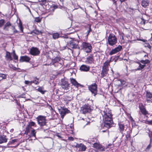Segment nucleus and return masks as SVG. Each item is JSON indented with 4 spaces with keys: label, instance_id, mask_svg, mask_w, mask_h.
I'll use <instances>...</instances> for the list:
<instances>
[{
    "label": "nucleus",
    "instance_id": "680f3d73",
    "mask_svg": "<svg viewBox=\"0 0 152 152\" xmlns=\"http://www.w3.org/2000/svg\"><path fill=\"white\" fill-rule=\"evenodd\" d=\"M123 34H122V35H121V37L120 38L121 39V40H123V39H124Z\"/></svg>",
    "mask_w": 152,
    "mask_h": 152
},
{
    "label": "nucleus",
    "instance_id": "bf43d9fd",
    "mask_svg": "<svg viewBox=\"0 0 152 152\" xmlns=\"http://www.w3.org/2000/svg\"><path fill=\"white\" fill-rule=\"evenodd\" d=\"M68 140L71 141H73L74 140V138L72 137H68Z\"/></svg>",
    "mask_w": 152,
    "mask_h": 152
},
{
    "label": "nucleus",
    "instance_id": "0eeeda50",
    "mask_svg": "<svg viewBox=\"0 0 152 152\" xmlns=\"http://www.w3.org/2000/svg\"><path fill=\"white\" fill-rule=\"evenodd\" d=\"M81 47L82 49L87 53H90L91 51L92 46L88 43L83 42L82 44Z\"/></svg>",
    "mask_w": 152,
    "mask_h": 152
},
{
    "label": "nucleus",
    "instance_id": "2eb2a0df",
    "mask_svg": "<svg viewBox=\"0 0 152 152\" xmlns=\"http://www.w3.org/2000/svg\"><path fill=\"white\" fill-rule=\"evenodd\" d=\"M30 53L32 55L37 56L39 55L40 52L37 48L33 47L31 49Z\"/></svg>",
    "mask_w": 152,
    "mask_h": 152
},
{
    "label": "nucleus",
    "instance_id": "3c124183",
    "mask_svg": "<svg viewBox=\"0 0 152 152\" xmlns=\"http://www.w3.org/2000/svg\"><path fill=\"white\" fill-rule=\"evenodd\" d=\"M0 77H2L3 79H5L7 77L6 75L4 74H0Z\"/></svg>",
    "mask_w": 152,
    "mask_h": 152
},
{
    "label": "nucleus",
    "instance_id": "9b49d317",
    "mask_svg": "<svg viewBox=\"0 0 152 152\" xmlns=\"http://www.w3.org/2000/svg\"><path fill=\"white\" fill-rule=\"evenodd\" d=\"M122 49V46L119 45L118 47L113 49L109 53L110 55H112L114 54H116L118 52L120 51Z\"/></svg>",
    "mask_w": 152,
    "mask_h": 152
},
{
    "label": "nucleus",
    "instance_id": "603ef678",
    "mask_svg": "<svg viewBox=\"0 0 152 152\" xmlns=\"http://www.w3.org/2000/svg\"><path fill=\"white\" fill-rule=\"evenodd\" d=\"M138 64H139V65L140 66V68L141 70L142 69H143L144 68V67H145V64L142 65L139 62H138Z\"/></svg>",
    "mask_w": 152,
    "mask_h": 152
},
{
    "label": "nucleus",
    "instance_id": "052dcab7",
    "mask_svg": "<svg viewBox=\"0 0 152 152\" xmlns=\"http://www.w3.org/2000/svg\"><path fill=\"white\" fill-rule=\"evenodd\" d=\"M140 66L139 65V66L136 69H135V70L136 71H137V70H141V69L140 68Z\"/></svg>",
    "mask_w": 152,
    "mask_h": 152
},
{
    "label": "nucleus",
    "instance_id": "0e129e2a",
    "mask_svg": "<svg viewBox=\"0 0 152 152\" xmlns=\"http://www.w3.org/2000/svg\"><path fill=\"white\" fill-rule=\"evenodd\" d=\"M52 65V64L51 63H50V64H45L44 65H45V66H46V65H48V66H49V65Z\"/></svg>",
    "mask_w": 152,
    "mask_h": 152
},
{
    "label": "nucleus",
    "instance_id": "6ab92c4d",
    "mask_svg": "<svg viewBox=\"0 0 152 152\" xmlns=\"http://www.w3.org/2000/svg\"><path fill=\"white\" fill-rule=\"evenodd\" d=\"M71 83L75 86L78 88L79 86H83L79 84L76 80L72 78H70Z\"/></svg>",
    "mask_w": 152,
    "mask_h": 152
},
{
    "label": "nucleus",
    "instance_id": "338daca9",
    "mask_svg": "<svg viewBox=\"0 0 152 152\" xmlns=\"http://www.w3.org/2000/svg\"><path fill=\"white\" fill-rule=\"evenodd\" d=\"M66 46H65L62 48H61V50H64L66 49Z\"/></svg>",
    "mask_w": 152,
    "mask_h": 152
},
{
    "label": "nucleus",
    "instance_id": "aec40b11",
    "mask_svg": "<svg viewBox=\"0 0 152 152\" xmlns=\"http://www.w3.org/2000/svg\"><path fill=\"white\" fill-rule=\"evenodd\" d=\"M112 126L108 125H106V124H104V126L103 127V128L102 129V132H107L108 133V129L110 128Z\"/></svg>",
    "mask_w": 152,
    "mask_h": 152
},
{
    "label": "nucleus",
    "instance_id": "37998d69",
    "mask_svg": "<svg viewBox=\"0 0 152 152\" xmlns=\"http://www.w3.org/2000/svg\"><path fill=\"white\" fill-rule=\"evenodd\" d=\"M19 27L20 28V30L22 32H23V27L22 26V23L21 22L19 23Z\"/></svg>",
    "mask_w": 152,
    "mask_h": 152
},
{
    "label": "nucleus",
    "instance_id": "a211bd4d",
    "mask_svg": "<svg viewBox=\"0 0 152 152\" xmlns=\"http://www.w3.org/2000/svg\"><path fill=\"white\" fill-rule=\"evenodd\" d=\"M31 60V58L27 56H21L19 60V61L20 62H29Z\"/></svg>",
    "mask_w": 152,
    "mask_h": 152
},
{
    "label": "nucleus",
    "instance_id": "72a5a7b5",
    "mask_svg": "<svg viewBox=\"0 0 152 152\" xmlns=\"http://www.w3.org/2000/svg\"><path fill=\"white\" fill-rule=\"evenodd\" d=\"M11 28L13 31V33L14 34L18 33H19V31L17 30L15 28V26L14 25H12Z\"/></svg>",
    "mask_w": 152,
    "mask_h": 152
},
{
    "label": "nucleus",
    "instance_id": "f257e3e1",
    "mask_svg": "<svg viewBox=\"0 0 152 152\" xmlns=\"http://www.w3.org/2000/svg\"><path fill=\"white\" fill-rule=\"evenodd\" d=\"M102 114L104 124H106V125L112 126L113 122L111 110L108 108H105L102 112Z\"/></svg>",
    "mask_w": 152,
    "mask_h": 152
},
{
    "label": "nucleus",
    "instance_id": "4468645a",
    "mask_svg": "<svg viewBox=\"0 0 152 152\" xmlns=\"http://www.w3.org/2000/svg\"><path fill=\"white\" fill-rule=\"evenodd\" d=\"M61 60V58L59 57H56L54 59L51 60V63L52 65H54L55 66H57L59 64V62Z\"/></svg>",
    "mask_w": 152,
    "mask_h": 152
},
{
    "label": "nucleus",
    "instance_id": "cd10ccee",
    "mask_svg": "<svg viewBox=\"0 0 152 152\" xmlns=\"http://www.w3.org/2000/svg\"><path fill=\"white\" fill-rule=\"evenodd\" d=\"M5 57L7 60L10 61L12 60V58L11 55L10 53L8 52L7 51L6 52Z\"/></svg>",
    "mask_w": 152,
    "mask_h": 152
},
{
    "label": "nucleus",
    "instance_id": "20e7f679",
    "mask_svg": "<svg viewBox=\"0 0 152 152\" xmlns=\"http://www.w3.org/2000/svg\"><path fill=\"white\" fill-rule=\"evenodd\" d=\"M110 60H108L104 63L101 74L102 77L106 76L108 74L109 71V66H110Z\"/></svg>",
    "mask_w": 152,
    "mask_h": 152
},
{
    "label": "nucleus",
    "instance_id": "b1692460",
    "mask_svg": "<svg viewBox=\"0 0 152 152\" xmlns=\"http://www.w3.org/2000/svg\"><path fill=\"white\" fill-rule=\"evenodd\" d=\"M125 83V82L121 80H117L116 81V85L118 86H121L124 85Z\"/></svg>",
    "mask_w": 152,
    "mask_h": 152
},
{
    "label": "nucleus",
    "instance_id": "ddd939ff",
    "mask_svg": "<svg viewBox=\"0 0 152 152\" xmlns=\"http://www.w3.org/2000/svg\"><path fill=\"white\" fill-rule=\"evenodd\" d=\"M118 130L120 133H121L123 136H124L123 132L126 131V127H125L124 124L121 123H119L118 124Z\"/></svg>",
    "mask_w": 152,
    "mask_h": 152
},
{
    "label": "nucleus",
    "instance_id": "de8ad7c7",
    "mask_svg": "<svg viewBox=\"0 0 152 152\" xmlns=\"http://www.w3.org/2000/svg\"><path fill=\"white\" fill-rule=\"evenodd\" d=\"M145 123L149 125H152V119L150 121L146 120L145 121Z\"/></svg>",
    "mask_w": 152,
    "mask_h": 152
},
{
    "label": "nucleus",
    "instance_id": "c85d7f7f",
    "mask_svg": "<svg viewBox=\"0 0 152 152\" xmlns=\"http://www.w3.org/2000/svg\"><path fill=\"white\" fill-rule=\"evenodd\" d=\"M40 33L41 32L37 29H35L31 32V34L33 35L34 34L38 35L40 34Z\"/></svg>",
    "mask_w": 152,
    "mask_h": 152
},
{
    "label": "nucleus",
    "instance_id": "473e14b6",
    "mask_svg": "<svg viewBox=\"0 0 152 152\" xmlns=\"http://www.w3.org/2000/svg\"><path fill=\"white\" fill-rule=\"evenodd\" d=\"M39 79L37 78L36 77H33V80L32 81L33 82V83H34L36 85H37L38 83H39Z\"/></svg>",
    "mask_w": 152,
    "mask_h": 152
},
{
    "label": "nucleus",
    "instance_id": "393cba45",
    "mask_svg": "<svg viewBox=\"0 0 152 152\" xmlns=\"http://www.w3.org/2000/svg\"><path fill=\"white\" fill-rule=\"evenodd\" d=\"M149 3V0H142L141 2V5L143 7L146 8L148 6Z\"/></svg>",
    "mask_w": 152,
    "mask_h": 152
},
{
    "label": "nucleus",
    "instance_id": "4be33fe9",
    "mask_svg": "<svg viewBox=\"0 0 152 152\" xmlns=\"http://www.w3.org/2000/svg\"><path fill=\"white\" fill-rule=\"evenodd\" d=\"M69 111V110L66 108L62 109L60 112L61 118H63L66 114L68 113Z\"/></svg>",
    "mask_w": 152,
    "mask_h": 152
},
{
    "label": "nucleus",
    "instance_id": "8fccbe9b",
    "mask_svg": "<svg viewBox=\"0 0 152 152\" xmlns=\"http://www.w3.org/2000/svg\"><path fill=\"white\" fill-rule=\"evenodd\" d=\"M141 21L140 22V23L142 25H144L145 23L146 20L143 18H141Z\"/></svg>",
    "mask_w": 152,
    "mask_h": 152
},
{
    "label": "nucleus",
    "instance_id": "c9c22d12",
    "mask_svg": "<svg viewBox=\"0 0 152 152\" xmlns=\"http://www.w3.org/2000/svg\"><path fill=\"white\" fill-rule=\"evenodd\" d=\"M27 125L31 127L32 126H36L35 123L32 121L29 122Z\"/></svg>",
    "mask_w": 152,
    "mask_h": 152
},
{
    "label": "nucleus",
    "instance_id": "a19ab883",
    "mask_svg": "<svg viewBox=\"0 0 152 152\" xmlns=\"http://www.w3.org/2000/svg\"><path fill=\"white\" fill-rule=\"evenodd\" d=\"M144 46L145 47L148 48L150 49H151V47L150 44L148 43H145L144 44Z\"/></svg>",
    "mask_w": 152,
    "mask_h": 152
},
{
    "label": "nucleus",
    "instance_id": "ea45409f",
    "mask_svg": "<svg viewBox=\"0 0 152 152\" xmlns=\"http://www.w3.org/2000/svg\"><path fill=\"white\" fill-rule=\"evenodd\" d=\"M5 23V20L2 19L0 20V27H2Z\"/></svg>",
    "mask_w": 152,
    "mask_h": 152
},
{
    "label": "nucleus",
    "instance_id": "58836bf2",
    "mask_svg": "<svg viewBox=\"0 0 152 152\" xmlns=\"http://www.w3.org/2000/svg\"><path fill=\"white\" fill-rule=\"evenodd\" d=\"M36 133V132H35V130L34 129H33L31 131V136L32 137H35Z\"/></svg>",
    "mask_w": 152,
    "mask_h": 152
},
{
    "label": "nucleus",
    "instance_id": "7c9ffc66",
    "mask_svg": "<svg viewBox=\"0 0 152 152\" xmlns=\"http://www.w3.org/2000/svg\"><path fill=\"white\" fill-rule=\"evenodd\" d=\"M53 38L54 39H56L59 38V34L58 33H54L52 34Z\"/></svg>",
    "mask_w": 152,
    "mask_h": 152
},
{
    "label": "nucleus",
    "instance_id": "a878e982",
    "mask_svg": "<svg viewBox=\"0 0 152 152\" xmlns=\"http://www.w3.org/2000/svg\"><path fill=\"white\" fill-rule=\"evenodd\" d=\"M7 139L6 137L4 135H0V144L7 142Z\"/></svg>",
    "mask_w": 152,
    "mask_h": 152
},
{
    "label": "nucleus",
    "instance_id": "f704fd0d",
    "mask_svg": "<svg viewBox=\"0 0 152 152\" xmlns=\"http://www.w3.org/2000/svg\"><path fill=\"white\" fill-rule=\"evenodd\" d=\"M34 21L37 23H40L42 19V18H40L39 17H37L34 18Z\"/></svg>",
    "mask_w": 152,
    "mask_h": 152
},
{
    "label": "nucleus",
    "instance_id": "7ed1b4c3",
    "mask_svg": "<svg viewBox=\"0 0 152 152\" xmlns=\"http://www.w3.org/2000/svg\"><path fill=\"white\" fill-rule=\"evenodd\" d=\"M46 116L39 115L36 118L38 124L42 129L43 128L45 129H44V130L48 129L46 124Z\"/></svg>",
    "mask_w": 152,
    "mask_h": 152
},
{
    "label": "nucleus",
    "instance_id": "4d7b16f0",
    "mask_svg": "<svg viewBox=\"0 0 152 152\" xmlns=\"http://www.w3.org/2000/svg\"><path fill=\"white\" fill-rule=\"evenodd\" d=\"M56 136H57L60 139H61L63 138L61 136V134L58 133H57Z\"/></svg>",
    "mask_w": 152,
    "mask_h": 152
},
{
    "label": "nucleus",
    "instance_id": "f3484780",
    "mask_svg": "<svg viewBox=\"0 0 152 152\" xmlns=\"http://www.w3.org/2000/svg\"><path fill=\"white\" fill-rule=\"evenodd\" d=\"M94 61V56L92 54H90L86 58L85 62L86 64H91L93 63Z\"/></svg>",
    "mask_w": 152,
    "mask_h": 152
},
{
    "label": "nucleus",
    "instance_id": "39448f33",
    "mask_svg": "<svg viewBox=\"0 0 152 152\" xmlns=\"http://www.w3.org/2000/svg\"><path fill=\"white\" fill-rule=\"evenodd\" d=\"M79 42L78 40L75 39H72L69 42H67V46L71 50V49H80L78 46Z\"/></svg>",
    "mask_w": 152,
    "mask_h": 152
},
{
    "label": "nucleus",
    "instance_id": "1a4fd4ad",
    "mask_svg": "<svg viewBox=\"0 0 152 152\" xmlns=\"http://www.w3.org/2000/svg\"><path fill=\"white\" fill-rule=\"evenodd\" d=\"M91 108L90 105L88 104L83 105L80 108V111L82 113L85 114L91 112Z\"/></svg>",
    "mask_w": 152,
    "mask_h": 152
},
{
    "label": "nucleus",
    "instance_id": "5fc2aeb1",
    "mask_svg": "<svg viewBox=\"0 0 152 152\" xmlns=\"http://www.w3.org/2000/svg\"><path fill=\"white\" fill-rule=\"evenodd\" d=\"M126 137L127 139H129L130 138V135L129 133H127L126 134Z\"/></svg>",
    "mask_w": 152,
    "mask_h": 152
},
{
    "label": "nucleus",
    "instance_id": "864d4df0",
    "mask_svg": "<svg viewBox=\"0 0 152 152\" xmlns=\"http://www.w3.org/2000/svg\"><path fill=\"white\" fill-rule=\"evenodd\" d=\"M13 57L15 60H18V56L16 55V53L14 54V55H13Z\"/></svg>",
    "mask_w": 152,
    "mask_h": 152
},
{
    "label": "nucleus",
    "instance_id": "69168bd1",
    "mask_svg": "<svg viewBox=\"0 0 152 152\" xmlns=\"http://www.w3.org/2000/svg\"><path fill=\"white\" fill-rule=\"evenodd\" d=\"M151 38L150 39V40L151 41H152V33H151Z\"/></svg>",
    "mask_w": 152,
    "mask_h": 152
},
{
    "label": "nucleus",
    "instance_id": "423d86ee",
    "mask_svg": "<svg viewBox=\"0 0 152 152\" xmlns=\"http://www.w3.org/2000/svg\"><path fill=\"white\" fill-rule=\"evenodd\" d=\"M117 42V39L115 35L113 34H110L108 38V43L110 46L115 45Z\"/></svg>",
    "mask_w": 152,
    "mask_h": 152
},
{
    "label": "nucleus",
    "instance_id": "6e6552de",
    "mask_svg": "<svg viewBox=\"0 0 152 152\" xmlns=\"http://www.w3.org/2000/svg\"><path fill=\"white\" fill-rule=\"evenodd\" d=\"M88 88L94 96H95L97 94V85L96 83H93L88 86Z\"/></svg>",
    "mask_w": 152,
    "mask_h": 152
},
{
    "label": "nucleus",
    "instance_id": "412c9836",
    "mask_svg": "<svg viewBox=\"0 0 152 152\" xmlns=\"http://www.w3.org/2000/svg\"><path fill=\"white\" fill-rule=\"evenodd\" d=\"M80 69L83 72L88 71L90 69V67L86 65H82L80 67Z\"/></svg>",
    "mask_w": 152,
    "mask_h": 152
},
{
    "label": "nucleus",
    "instance_id": "f8f14e48",
    "mask_svg": "<svg viewBox=\"0 0 152 152\" xmlns=\"http://www.w3.org/2000/svg\"><path fill=\"white\" fill-rule=\"evenodd\" d=\"M93 147L94 148L99 150L100 151H104L106 148L102 145L97 143H95L93 144Z\"/></svg>",
    "mask_w": 152,
    "mask_h": 152
},
{
    "label": "nucleus",
    "instance_id": "e2e57ef3",
    "mask_svg": "<svg viewBox=\"0 0 152 152\" xmlns=\"http://www.w3.org/2000/svg\"><path fill=\"white\" fill-rule=\"evenodd\" d=\"M53 7L54 9H55L57 8V6L56 5H55L53 6Z\"/></svg>",
    "mask_w": 152,
    "mask_h": 152
},
{
    "label": "nucleus",
    "instance_id": "bb28decb",
    "mask_svg": "<svg viewBox=\"0 0 152 152\" xmlns=\"http://www.w3.org/2000/svg\"><path fill=\"white\" fill-rule=\"evenodd\" d=\"M78 147L79 148L80 150L81 151H84L86 149V146L82 143L78 145Z\"/></svg>",
    "mask_w": 152,
    "mask_h": 152
},
{
    "label": "nucleus",
    "instance_id": "c03bdc74",
    "mask_svg": "<svg viewBox=\"0 0 152 152\" xmlns=\"http://www.w3.org/2000/svg\"><path fill=\"white\" fill-rule=\"evenodd\" d=\"M151 147H152V141H150V143L147 147L146 149L148 150H149Z\"/></svg>",
    "mask_w": 152,
    "mask_h": 152
},
{
    "label": "nucleus",
    "instance_id": "c756f323",
    "mask_svg": "<svg viewBox=\"0 0 152 152\" xmlns=\"http://www.w3.org/2000/svg\"><path fill=\"white\" fill-rule=\"evenodd\" d=\"M31 129V127H30L28 125L26 128V130L25 132V134L27 135L28 133L30 132V130Z\"/></svg>",
    "mask_w": 152,
    "mask_h": 152
},
{
    "label": "nucleus",
    "instance_id": "13d9d810",
    "mask_svg": "<svg viewBox=\"0 0 152 152\" xmlns=\"http://www.w3.org/2000/svg\"><path fill=\"white\" fill-rule=\"evenodd\" d=\"M25 84L27 85H30V81H27V80H26L25 81Z\"/></svg>",
    "mask_w": 152,
    "mask_h": 152
},
{
    "label": "nucleus",
    "instance_id": "09e8293b",
    "mask_svg": "<svg viewBox=\"0 0 152 152\" xmlns=\"http://www.w3.org/2000/svg\"><path fill=\"white\" fill-rule=\"evenodd\" d=\"M38 91L42 94L44 93V92L43 90V88L41 87H39L38 89Z\"/></svg>",
    "mask_w": 152,
    "mask_h": 152
},
{
    "label": "nucleus",
    "instance_id": "774afa93",
    "mask_svg": "<svg viewBox=\"0 0 152 152\" xmlns=\"http://www.w3.org/2000/svg\"><path fill=\"white\" fill-rule=\"evenodd\" d=\"M14 131V129H12L10 130V132H12Z\"/></svg>",
    "mask_w": 152,
    "mask_h": 152
},
{
    "label": "nucleus",
    "instance_id": "9d476101",
    "mask_svg": "<svg viewBox=\"0 0 152 152\" xmlns=\"http://www.w3.org/2000/svg\"><path fill=\"white\" fill-rule=\"evenodd\" d=\"M61 85L62 88L66 90L69 89V84L67 80L64 79H62L61 80Z\"/></svg>",
    "mask_w": 152,
    "mask_h": 152
},
{
    "label": "nucleus",
    "instance_id": "2f4dec72",
    "mask_svg": "<svg viewBox=\"0 0 152 152\" xmlns=\"http://www.w3.org/2000/svg\"><path fill=\"white\" fill-rule=\"evenodd\" d=\"M18 140L17 139H14L10 140L8 143L7 145H9L11 144H13L15 142H18Z\"/></svg>",
    "mask_w": 152,
    "mask_h": 152
},
{
    "label": "nucleus",
    "instance_id": "79ce46f5",
    "mask_svg": "<svg viewBox=\"0 0 152 152\" xmlns=\"http://www.w3.org/2000/svg\"><path fill=\"white\" fill-rule=\"evenodd\" d=\"M72 99V98L71 97L69 96H66L65 97L64 99L65 100L67 101H71Z\"/></svg>",
    "mask_w": 152,
    "mask_h": 152
},
{
    "label": "nucleus",
    "instance_id": "4c0bfd02",
    "mask_svg": "<svg viewBox=\"0 0 152 152\" xmlns=\"http://www.w3.org/2000/svg\"><path fill=\"white\" fill-rule=\"evenodd\" d=\"M149 137L150 138V141H152V131H151L148 129V132Z\"/></svg>",
    "mask_w": 152,
    "mask_h": 152
},
{
    "label": "nucleus",
    "instance_id": "49530a36",
    "mask_svg": "<svg viewBox=\"0 0 152 152\" xmlns=\"http://www.w3.org/2000/svg\"><path fill=\"white\" fill-rule=\"evenodd\" d=\"M58 89L54 88L53 90V91L54 92L53 93V94H57L58 93Z\"/></svg>",
    "mask_w": 152,
    "mask_h": 152
},
{
    "label": "nucleus",
    "instance_id": "e433bc0d",
    "mask_svg": "<svg viewBox=\"0 0 152 152\" xmlns=\"http://www.w3.org/2000/svg\"><path fill=\"white\" fill-rule=\"evenodd\" d=\"M140 62L144 64H147L150 62V61L148 59H146L145 60H141Z\"/></svg>",
    "mask_w": 152,
    "mask_h": 152
},
{
    "label": "nucleus",
    "instance_id": "a18cd8bd",
    "mask_svg": "<svg viewBox=\"0 0 152 152\" xmlns=\"http://www.w3.org/2000/svg\"><path fill=\"white\" fill-rule=\"evenodd\" d=\"M88 28H89V29L87 31V32L86 33V34H87L86 36L87 37H88V36L89 33L91 31V26L90 25H89Z\"/></svg>",
    "mask_w": 152,
    "mask_h": 152
},
{
    "label": "nucleus",
    "instance_id": "6e6d98bb",
    "mask_svg": "<svg viewBox=\"0 0 152 152\" xmlns=\"http://www.w3.org/2000/svg\"><path fill=\"white\" fill-rule=\"evenodd\" d=\"M39 1L42 2V4H44L46 3L47 1L46 0H39Z\"/></svg>",
    "mask_w": 152,
    "mask_h": 152
},
{
    "label": "nucleus",
    "instance_id": "dca6fc26",
    "mask_svg": "<svg viewBox=\"0 0 152 152\" xmlns=\"http://www.w3.org/2000/svg\"><path fill=\"white\" fill-rule=\"evenodd\" d=\"M146 94V101L148 103H152V93L147 91Z\"/></svg>",
    "mask_w": 152,
    "mask_h": 152
},
{
    "label": "nucleus",
    "instance_id": "5701e85b",
    "mask_svg": "<svg viewBox=\"0 0 152 152\" xmlns=\"http://www.w3.org/2000/svg\"><path fill=\"white\" fill-rule=\"evenodd\" d=\"M12 24L10 21H7L4 25L3 27V30L8 31L9 30V28L10 26H11Z\"/></svg>",
    "mask_w": 152,
    "mask_h": 152
},
{
    "label": "nucleus",
    "instance_id": "f03ea898",
    "mask_svg": "<svg viewBox=\"0 0 152 152\" xmlns=\"http://www.w3.org/2000/svg\"><path fill=\"white\" fill-rule=\"evenodd\" d=\"M139 108L140 110L139 113V119L141 121H143L144 119L148 118L147 115L149 114V113L146 110L145 106L142 103H140L139 104Z\"/></svg>",
    "mask_w": 152,
    "mask_h": 152
}]
</instances>
